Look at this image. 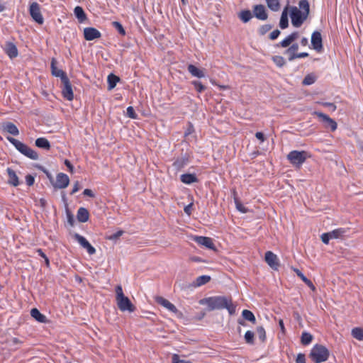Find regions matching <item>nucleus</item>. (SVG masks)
<instances>
[{
    "label": "nucleus",
    "mask_w": 363,
    "mask_h": 363,
    "mask_svg": "<svg viewBox=\"0 0 363 363\" xmlns=\"http://www.w3.org/2000/svg\"><path fill=\"white\" fill-rule=\"evenodd\" d=\"M242 316L245 320H248L253 324L256 323V318L254 313L247 309H245L242 312Z\"/></svg>",
    "instance_id": "nucleus-33"
},
{
    "label": "nucleus",
    "mask_w": 363,
    "mask_h": 363,
    "mask_svg": "<svg viewBox=\"0 0 363 363\" xmlns=\"http://www.w3.org/2000/svg\"><path fill=\"white\" fill-rule=\"evenodd\" d=\"M272 60L278 67H283L286 65V60L282 56L274 55Z\"/></svg>",
    "instance_id": "nucleus-39"
},
{
    "label": "nucleus",
    "mask_w": 363,
    "mask_h": 363,
    "mask_svg": "<svg viewBox=\"0 0 363 363\" xmlns=\"http://www.w3.org/2000/svg\"><path fill=\"white\" fill-rule=\"evenodd\" d=\"M112 26L113 27L117 30V31L118 32L119 34H121V35L124 36L125 35V30L123 28V26H122V24L118 22V21H113L112 22Z\"/></svg>",
    "instance_id": "nucleus-44"
},
{
    "label": "nucleus",
    "mask_w": 363,
    "mask_h": 363,
    "mask_svg": "<svg viewBox=\"0 0 363 363\" xmlns=\"http://www.w3.org/2000/svg\"><path fill=\"white\" fill-rule=\"evenodd\" d=\"M4 51L11 60L16 58L18 55V48L12 42H6Z\"/></svg>",
    "instance_id": "nucleus-18"
},
{
    "label": "nucleus",
    "mask_w": 363,
    "mask_h": 363,
    "mask_svg": "<svg viewBox=\"0 0 363 363\" xmlns=\"http://www.w3.org/2000/svg\"><path fill=\"white\" fill-rule=\"evenodd\" d=\"M189 72L193 76L197 78H203L205 77V74L203 69H201L192 64H189L187 67Z\"/></svg>",
    "instance_id": "nucleus-26"
},
{
    "label": "nucleus",
    "mask_w": 363,
    "mask_h": 363,
    "mask_svg": "<svg viewBox=\"0 0 363 363\" xmlns=\"http://www.w3.org/2000/svg\"><path fill=\"white\" fill-rule=\"evenodd\" d=\"M2 130L9 133L12 135L17 136L19 135V130L17 126L11 122H4L1 125Z\"/></svg>",
    "instance_id": "nucleus-20"
},
{
    "label": "nucleus",
    "mask_w": 363,
    "mask_h": 363,
    "mask_svg": "<svg viewBox=\"0 0 363 363\" xmlns=\"http://www.w3.org/2000/svg\"><path fill=\"white\" fill-rule=\"evenodd\" d=\"M315 80H316L315 77L314 75H313V74H307L304 77V79H303V80L302 82V84L303 85H311L313 83H315Z\"/></svg>",
    "instance_id": "nucleus-45"
},
{
    "label": "nucleus",
    "mask_w": 363,
    "mask_h": 363,
    "mask_svg": "<svg viewBox=\"0 0 363 363\" xmlns=\"http://www.w3.org/2000/svg\"><path fill=\"white\" fill-rule=\"evenodd\" d=\"M66 214H67V218L68 223L73 226L74 224V215L72 213V212L69 211L67 206H66Z\"/></svg>",
    "instance_id": "nucleus-49"
},
{
    "label": "nucleus",
    "mask_w": 363,
    "mask_h": 363,
    "mask_svg": "<svg viewBox=\"0 0 363 363\" xmlns=\"http://www.w3.org/2000/svg\"><path fill=\"white\" fill-rule=\"evenodd\" d=\"M313 115L318 116L320 121L324 125L325 128H330L332 131H335L337 129V123L327 114L320 111H314Z\"/></svg>",
    "instance_id": "nucleus-7"
},
{
    "label": "nucleus",
    "mask_w": 363,
    "mask_h": 363,
    "mask_svg": "<svg viewBox=\"0 0 363 363\" xmlns=\"http://www.w3.org/2000/svg\"><path fill=\"white\" fill-rule=\"evenodd\" d=\"M57 60L55 58H52L51 60L50 64V68H51V73L53 76L56 77H60L61 80H62L64 78L67 77V75L65 72H64L62 69H57Z\"/></svg>",
    "instance_id": "nucleus-19"
},
{
    "label": "nucleus",
    "mask_w": 363,
    "mask_h": 363,
    "mask_svg": "<svg viewBox=\"0 0 363 363\" xmlns=\"http://www.w3.org/2000/svg\"><path fill=\"white\" fill-rule=\"evenodd\" d=\"M317 103L323 106L330 108L332 111H335L337 109V106L334 103L322 101H318Z\"/></svg>",
    "instance_id": "nucleus-52"
},
{
    "label": "nucleus",
    "mask_w": 363,
    "mask_h": 363,
    "mask_svg": "<svg viewBox=\"0 0 363 363\" xmlns=\"http://www.w3.org/2000/svg\"><path fill=\"white\" fill-rule=\"evenodd\" d=\"M6 139L16 148L18 151H19L22 155L26 157L36 160H38L39 155L37 152L34 150L28 147L27 145L23 143L22 142L18 140L17 139L8 136Z\"/></svg>",
    "instance_id": "nucleus-4"
},
{
    "label": "nucleus",
    "mask_w": 363,
    "mask_h": 363,
    "mask_svg": "<svg viewBox=\"0 0 363 363\" xmlns=\"http://www.w3.org/2000/svg\"><path fill=\"white\" fill-rule=\"evenodd\" d=\"M180 180L185 184H192L198 182L199 179L195 174L186 173L180 176Z\"/></svg>",
    "instance_id": "nucleus-23"
},
{
    "label": "nucleus",
    "mask_w": 363,
    "mask_h": 363,
    "mask_svg": "<svg viewBox=\"0 0 363 363\" xmlns=\"http://www.w3.org/2000/svg\"><path fill=\"white\" fill-rule=\"evenodd\" d=\"M298 50V43H293L288 49H286L284 54H288L289 52H296V51Z\"/></svg>",
    "instance_id": "nucleus-59"
},
{
    "label": "nucleus",
    "mask_w": 363,
    "mask_h": 363,
    "mask_svg": "<svg viewBox=\"0 0 363 363\" xmlns=\"http://www.w3.org/2000/svg\"><path fill=\"white\" fill-rule=\"evenodd\" d=\"M30 315L32 318H33L35 320H37L39 323H46L48 322V320L47 319L46 316L41 313L40 311L36 308L31 309Z\"/></svg>",
    "instance_id": "nucleus-24"
},
{
    "label": "nucleus",
    "mask_w": 363,
    "mask_h": 363,
    "mask_svg": "<svg viewBox=\"0 0 363 363\" xmlns=\"http://www.w3.org/2000/svg\"><path fill=\"white\" fill-rule=\"evenodd\" d=\"M35 145L41 149L49 150L51 147L50 143L45 138H38L35 141Z\"/></svg>",
    "instance_id": "nucleus-27"
},
{
    "label": "nucleus",
    "mask_w": 363,
    "mask_h": 363,
    "mask_svg": "<svg viewBox=\"0 0 363 363\" xmlns=\"http://www.w3.org/2000/svg\"><path fill=\"white\" fill-rule=\"evenodd\" d=\"M253 15L261 21H265L268 18L267 9L262 4H257L253 6Z\"/></svg>",
    "instance_id": "nucleus-17"
},
{
    "label": "nucleus",
    "mask_w": 363,
    "mask_h": 363,
    "mask_svg": "<svg viewBox=\"0 0 363 363\" xmlns=\"http://www.w3.org/2000/svg\"><path fill=\"white\" fill-rule=\"evenodd\" d=\"M74 13L79 23L84 22L87 18L86 14L82 6H76L74 9Z\"/></svg>",
    "instance_id": "nucleus-28"
},
{
    "label": "nucleus",
    "mask_w": 363,
    "mask_h": 363,
    "mask_svg": "<svg viewBox=\"0 0 363 363\" xmlns=\"http://www.w3.org/2000/svg\"><path fill=\"white\" fill-rule=\"evenodd\" d=\"M288 26H289V19H288L287 13H286V9H285L283 11L281 18H280L279 27L281 29H285V28H288Z\"/></svg>",
    "instance_id": "nucleus-37"
},
{
    "label": "nucleus",
    "mask_w": 363,
    "mask_h": 363,
    "mask_svg": "<svg viewBox=\"0 0 363 363\" xmlns=\"http://www.w3.org/2000/svg\"><path fill=\"white\" fill-rule=\"evenodd\" d=\"M193 240H194L199 245L204 246L208 249L213 250H216L215 245L213 244L211 238L196 235L194 237Z\"/></svg>",
    "instance_id": "nucleus-16"
},
{
    "label": "nucleus",
    "mask_w": 363,
    "mask_h": 363,
    "mask_svg": "<svg viewBox=\"0 0 363 363\" xmlns=\"http://www.w3.org/2000/svg\"><path fill=\"white\" fill-rule=\"evenodd\" d=\"M77 218L80 223H85L89 218V213L86 208L80 207L77 213Z\"/></svg>",
    "instance_id": "nucleus-25"
},
{
    "label": "nucleus",
    "mask_w": 363,
    "mask_h": 363,
    "mask_svg": "<svg viewBox=\"0 0 363 363\" xmlns=\"http://www.w3.org/2000/svg\"><path fill=\"white\" fill-rule=\"evenodd\" d=\"M281 32L278 29L273 30L269 35V38L272 40H276L280 35Z\"/></svg>",
    "instance_id": "nucleus-58"
},
{
    "label": "nucleus",
    "mask_w": 363,
    "mask_h": 363,
    "mask_svg": "<svg viewBox=\"0 0 363 363\" xmlns=\"http://www.w3.org/2000/svg\"><path fill=\"white\" fill-rule=\"evenodd\" d=\"M255 137L257 139H258L261 142H264L265 140V136H264V133L262 132H257L255 133Z\"/></svg>",
    "instance_id": "nucleus-63"
},
{
    "label": "nucleus",
    "mask_w": 363,
    "mask_h": 363,
    "mask_svg": "<svg viewBox=\"0 0 363 363\" xmlns=\"http://www.w3.org/2000/svg\"><path fill=\"white\" fill-rule=\"evenodd\" d=\"M26 184L29 186H31L34 184V182H35V177L34 176L31 175V174H27L26 176Z\"/></svg>",
    "instance_id": "nucleus-57"
},
{
    "label": "nucleus",
    "mask_w": 363,
    "mask_h": 363,
    "mask_svg": "<svg viewBox=\"0 0 363 363\" xmlns=\"http://www.w3.org/2000/svg\"><path fill=\"white\" fill-rule=\"evenodd\" d=\"M330 356L329 350L324 345L315 344L309 353V358L314 363H321L327 361Z\"/></svg>",
    "instance_id": "nucleus-3"
},
{
    "label": "nucleus",
    "mask_w": 363,
    "mask_h": 363,
    "mask_svg": "<svg viewBox=\"0 0 363 363\" xmlns=\"http://www.w3.org/2000/svg\"><path fill=\"white\" fill-rule=\"evenodd\" d=\"M191 84L194 86L195 89L199 93H202L206 89V86H204L200 81L194 80L191 82Z\"/></svg>",
    "instance_id": "nucleus-41"
},
{
    "label": "nucleus",
    "mask_w": 363,
    "mask_h": 363,
    "mask_svg": "<svg viewBox=\"0 0 363 363\" xmlns=\"http://www.w3.org/2000/svg\"><path fill=\"white\" fill-rule=\"evenodd\" d=\"M293 42L287 36L283 40H281L279 44L277 45V47L287 48L289 47Z\"/></svg>",
    "instance_id": "nucleus-51"
},
{
    "label": "nucleus",
    "mask_w": 363,
    "mask_h": 363,
    "mask_svg": "<svg viewBox=\"0 0 363 363\" xmlns=\"http://www.w3.org/2000/svg\"><path fill=\"white\" fill-rule=\"evenodd\" d=\"M311 42L312 48L318 52L323 50V38L320 31L315 30L312 33Z\"/></svg>",
    "instance_id": "nucleus-12"
},
{
    "label": "nucleus",
    "mask_w": 363,
    "mask_h": 363,
    "mask_svg": "<svg viewBox=\"0 0 363 363\" xmlns=\"http://www.w3.org/2000/svg\"><path fill=\"white\" fill-rule=\"evenodd\" d=\"M156 301L158 304L164 306V308H166L167 309H168L169 311H171L172 313H177L178 311L177 307L173 303H172L167 299H166L162 296H157L156 298Z\"/></svg>",
    "instance_id": "nucleus-21"
},
{
    "label": "nucleus",
    "mask_w": 363,
    "mask_h": 363,
    "mask_svg": "<svg viewBox=\"0 0 363 363\" xmlns=\"http://www.w3.org/2000/svg\"><path fill=\"white\" fill-rule=\"evenodd\" d=\"M35 167L38 169L42 171L44 174H45V175L47 176V177L50 180V182L52 184L53 183V182H54L53 177H52V174L50 173V172L46 168H45L43 166H42L40 164H36Z\"/></svg>",
    "instance_id": "nucleus-46"
},
{
    "label": "nucleus",
    "mask_w": 363,
    "mask_h": 363,
    "mask_svg": "<svg viewBox=\"0 0 363 363\" xmlns=\"http://www.w3.org/2000/svg\"><path fill=\"white\" fill-rule=\"evenodd\" d=\"M117 306L120 311H128L133 313L135 311V306L132 303L128 297L124 296L118 299H116Z\"/></svg>",
    "instance_id": "nucleus-8"
},
{
    "label": "nucleus",
    "mask_w": 363,
    "mask_h": 363,
    "mask_svg": "<svg viewBox=\"0 0 363 363\" xmlns=\"http://www.w3.org/2000/svg\"><path fill=\"white\" fill-rule=\"evenodd\" d=\"M29 12L33 21H35L39 25L43 24L44 18L42 16L40 8L38 3L33 2L30 4Z\"/></svg>",
    "instance_id": "nucleus-10"
},
{
    "label": "nucleus",
    "mask_w": 363,
    "mask_h": 363,
    "mask_svg": "<svg viewBox=\"0 0 363 363\" xmlns=\"http://www.w3.org/2000/svg\"><path fill=\"white\" fill-rule=\"evenodd\" d=\"M311 155L308 152L302 150H292L287 155V159L295 167H300Z\"/></svg>",
    "instance_id": "nucleus-6"
},
{
    "label": "nucleus",
    "mask_w": 363,
    "mask_h": 363,
    "mask_svg": "<svg viewBox=\"0 0 363 363\" xmlns=\"http://www.w3.org/2000/svg\"><path fill=\"white\" fill-rule=\"evenodd\" d=\"M127 116L133 119H136L138 118V115L132 106H128L127 108Z\"/></svg>",
    "instance_id": "nucleus-53"
},
{
    "label": "nucleus",
    "mask_w": 363,
    "mask_h": 363,
    "mask_svg": "<svg viewBox=\"0 0 363 363\" xmlns=\"http://www.w3.org/2000/svg\"><path fill=\"white\" fill-rule=\"evenodd\" d=\"M347 231L348 228H340L335 229L329 233H330L332 239H338L344 237Z\"/></svg>",
    "instance_id": "nucleus-29"
},
{
    "label": "nucleus",
    "mask_w": 363,
    "mask_h": 363,
    "mask_svg": "<svg viewBox=\"0 0 363 363\" xmlns=\"http://www.w3.org/2000/svg\"><path fill=\"white\" fill-rule=\"evenodd\" d=\"M124 233V231L122 230H118L117 232L108 235L106 237V239L109 240H117Z\"/></svg>",
    "instance_id": "nucleus-48"
},
{
    "label": "nucleus",
    "mask_w": 363,
    "mask_h": 363,
    "mask_svg": "<svg viewBox=\"0 0 363 363\" xmlns=\"http://www.w3.org/2000/svg\"><path fill=\"white\" fill-rule=\"evenodd\" d=\"M273 26L271 24H264L259 28L258 33L260 35H265L268 31L272 28Z\"/></svg>",
    "instance_id": "nucleus-47"
},
{
    "label": "nucleus",
    "mask_w": 363,
    "mask_h": 363,
    "mask_svg": "<svg viewBox=\"0 0 363 363\" xmlns=\"http://www.w3.org/2000/svg\"><path fill=\"white\" fill-rule=\"evenodd\" d=\"M310 13V4L308 0H301L298 2V9L296 6H291L290 10V17L292 25L296 27H300L307 19Z\"/></svg>",
    "instance_id": "nucleus-2"
},
{
    "label": "nucleus",
    "mask_w": 363,
    "mask_h": 363,
    "mask_svg": "<svg viewBox=\"0 0 363 363\" xmlns=\"http://www.w3.org/2000/svg\"><path fill=\"white\" fill-rule=\"evenodd\" d=\"M245 341L247 344L253 345L255 344V333L251 330H247L244 335Z\"/></svg>",
    "instance_id": "nucleus-38"
},
{
    "label": "nucleus",
    "mask_w": 363,
    "mask_h": 363,
    "mask_svg": "<svg viewBox=\"0 0 363 363\" xmlns=\"http://www.w3.org/2000/svg\"><path fill=\"white\" fill-rule=\"evenodd\" d=\"M116 299H118L125 296L123 294V291L122 286L121 285L116 286Z\"/></svg>",
    "instance_id": "nucleus-56"
},
{
    "label": "nucleus",
    "mask_w": 363,
    "mask_h": 363,
    "mask_svg": "<svg viewBox=\"0 0 363 363\" xmlns=\"http://www.w3.org/2000/svg\"><path fill=\"white\" fill-rule=\"evenodd\" d=\"M101 33L94 27H87L84 28V38L87 41H91L100 38Z\"/></svg>",
    "instance_id": "nucleus-15"
},
{
    "label": "nucleus",
    "mask_w": 363,
    "mask_h": 363,
    "mask_svg": "<svg viewBox=\"0 0 363 363\" xmlns=\"http://www.w3.org/2000/svg\"><path fill=\"white\" fill-rule=\"evenodd\" d=\"M211 277L208 275H202L196 278V281L192 284L193 286H201L209 282Z\"/></svg>",
    "instance_id": "nucleus-34"
},
{
    "label": "nucleus",
    "mask_w": 363,
    "mask_h": 363,
    "mask_svg": "<svg viewBox=\"0 0 363 363\" xmlns=\"http://www.w3.org/2000/svg\"><path fill=\"white\" fill-rule=\"evenodd\" d=\"M69 184V177L65 173H58L56 177V182H53L52 186L55 189H65Z\"/></svg>",
    "instance_id": "nucleus-13"
},
{
    "label": "nucleus",
    "mask_w": 363,
    "mask_h": 363,
    "mask_svg": "<svg viewBox=\"0 0 363 363\" xmlns=\"http://www.w3.org/2000/svg\"><path fill=\"white\" fill-rule=\"evenodd\" d=\"M79 182H76L74 184V186L70 192V194H75L77 191H78L79 190Z\"/></svg>",
    "instance_id": "nucleus-64"
},
{
    "label": "nucleus",
    "mask_w": 363,
    "mask_h": 363,
    "mask_svg": "<svg viewBox=\"0 0 363 363\" xmlns=\"http://www.w3.org/2000/svg\"><path fill=\"white\" fill-rule=\"evenodd\" d=\"M199 303L202 306H207V311L227 309L230 315L235 313L236 306L233 303L230 296H215L201 298Z\"/></svg>",
    "instance_id": "nucleus-1"
},
{
    "label": "nucleus",
    "mask_w": 363,
    "mask_h": 363,
    "mask_svg": "<svg viewBox=\"0 0 363 363\" xmlns=\"http://www.w3.org/2000/svg\"><path fill=\"white\" fill-rule=\"evenodd\" d=\"M192 158L193 153L191 151L187 150L184 152V150H182L181 155L175 158L172 164V167L176 171H181L191 162Z\"/></svg>",
    "instance_id": "nucleus-5"
},
{
    "label": "nucleus",
    "mask_w": 363,
    "mask_h": 363,
    "mask_svg": "<svg viewBox=\"0 0 363 363\" xmlns=\"http://www.w3.org/2000/svg\"><path fill=\"white\" fill-rule=\"evenodd\" d=\"M6 172L9 177L8 184L13 186H18L20 182L16 172L10 167L6 169Z\"/></svg>",
    "instance_id": "nucleus-22"
},
{
    "label": "nucleus",
    "mask_w": 363,
    "mask_h": 363,
    "mask_svg": "<svg viewBox=\"0 0 363 363\" xmlns=\"http://www.w3.org/2000/svg\"><path fill=\"white\" fill-rule=\"evenodd\" d=\"M264 259L272 269L278 270L280 264L277 255H275L272 251H267L265 253Z\"/></svg>",
    "instance_id": "nucleus-14"
},
{
    "label": "nucleus",
    "mask_w": 363,
    "mask_h": 363,
    "mask_svg": "<svg viewBox=\"0 0 363 363\" xmlns=\"http://www.w3.org/2000/svg\"><path fill=\"white\" fill-rule=\"evenodd\" d=\"M257 333L259 337V339L262 342H264L267 339L266 332L263 326H258L257 328Z\"/></svg>",
    "instance_id": "nucleus-43"
},
{
    "label": "nucleus",
    "mask_w": 363,
    "mask_h": 363,
    "mask_svg": "<svg viewBox=\"0 0 363 363\" xmlns=\"http://www.w3.org/2000/svg\"><path fill=\"white\" fill-rule=\"evenodd\" d=\"M61 82L62 84V96L68 101H72L74 99V93L69 79L68 78V77H67L64 78L62 80H61Z\"/></svg>",
    "instance_id": "nucleus-9"
},
{
    "label": "nucleus",
    "mask_w": 363,
    "mask_h": 363,
    "mask_svg": "<svg viewBox=\"0 0 363 363\" xmlns=\"http://www.w3.org/2000/svg\"><path fill=\"white\" fill-rule=\"evenodd\" d=\"M238 17L244 23H246L251 20V18H252V14L250 10L245 9L242 10L238 13Z\"/></svg>",
    "instance_id": "nucleus-32"
},
{
    "label": "nucleus",
    "mask_w": 363,
    "mask_h": 363,
    "mask_svg": "<svg viewBox=\"0 0 363 363\" xmlns=\"http://www.w3.org/2000/svg\"><path fill=\"white\" fill-rule=\"evenodd\" d=\"M172 363H193L189 360L180 359L177 354H174L172 357Z\"/></svg>",
    "instance_id": "nucleus-50"
},
{
    "label": "nucleus",
    "mask_w": 363,
    "mask_h": 363,
    "mask_svg": "<svg viewBox=\"0 0 363 363\" xmlns=\"http://www.w3.org/2000/svg\"><path fill=\"white\" fill-rule=\"evenodd\" d=\"M352 336L358 340H363V329L354 328L352 330Z\"/></svg>",
    "instance_id": "nucleus-40"
},
{
    "label": "nucleus",
    "mask_w": 363,
    "mask_h": 363,
    "mask_svg": "<svg viewBox=\"0 0 363 363\" xmlns=\"http://www.w3.org/2000/svg\"><path fill=\"white\" fill-rule=\"evenodd\" d=\"M298 36L299 34L298 31H294L288 35V37L291 40L292 42L296 40L298 38Z\"/></svg>",
    "instance_id": "nucleus-62"
},
{
    "label": "nucleus",
    "mask_w": 363,
    "mask_h": 363,
    "mask_svg": "<svg viewBox=\"0 0 363 363\" xmlns=\"http://www.w3.org/2000/svg\"><path fill=\"white\" fill-rule=\"evenodd\" d=\"M194 132V127L191 122L188 123V126L184 132V136H188Z\"/></svg>",
    "instance_id": "nucleus-55"
},
{
    "label": "nucleus",
    "mask_w": 363,
    "mask_h": 363,
    "mask_svg": "<svg viewBox=\"0 0 363 363\" xmlns=\"http://www.w3.org/2000/svg\"><path fill=\"white\" fill-rule=\"evenodd\" d=\"M73 238L77 240L83 248L86 249L89 255H91L96 253V249L82 235L75 233L73 235Z\"/></svg>",
    "instance_id": "nucleus-11"
},
{
    "label": "nucleus",
    "mask_w": 363,
    "mask_h": 363,
    "mask_svg": "<svg viewBox=\"0 0 363 363\" xmlns=\"http://www.w3.org/2000/svg\"><path fill=\"white\" fill-rule=\"evenodd\" d=\"M108 89L111 90L116 87V84L120 81V77L111 73L108 76Z\"/></svg>",
    "instance_id": "nucleus-30"
},
{
    "label": "nucleus",
    "mask_w": 363,
    "mask_h": 363,
    "mask_svg": "<svg viewBox=\"0 0 363 363\" xmlns=\"http://www.w3.org/2000/svg\"><path fill=\"white\" fill-rule=\"evenodd\" d=\"M330 239L332 238L329 232L323 233L321 235V240L324 244H328Z\"/></svg>",
    "instance_id": "nucleus-54"
},
{
    "label": "nucleus",
    "mask_w": 363,
    "mask_h": 363,
    "mask_svg": "<svg viewBox=\"0 0 363 363\" xmlns=\"http://www.w3.org/2000/svg\"><path fill=\"white\" fill-rule=\"evenodd\" d=\"M296 274L312 290H315V286L313 284V282L308 279L299 269H295Z\"/></svg>",
    "instance_id": "nucleus-31"
},
{
    "label": "nucleus",
    "mask_w": 363,
    "mask_h": 363,
    "mask_svg": "<svg viewBox=\"0 0 363 363\" xmlns=\"http://www.w3.org/2000/svg\"><path fill=\"white\" fill-rule=\"evenodd\" d=\"M296 363H306V356L303 353L298 354L296 359Z\"/></svg>",
    "instance_id": "nucleus-60"
},
{
    "label": "nucleus",
    "mask_w": 363,
    "mask_h": 363,
    "mask_svg": "<svg viewBox=\"0 0 363 363\" xmlns=\"http://www.w3.org/2000/svg\"><path fill=\"white\" fill-rule=\"evenodd\" d=\"M234 201L238 211L243 213L248 212V209L245 206H244V205L240 202L238 198L234 197Z\"/></svg>",
    "instance_id": "nucleus-42"
},
{
    "label": "nucleus",
    "mask_w": 363,
    "mask_h": 363,
    "mask_svg": "<svg viewBox=\"0 0 363 363\" xmlns=\"http://www.w3.org/2000/svg\"><path fill=\"white\" fill-rule=\"evenodd\" d=\"M313 339V335L308 332H303L301 337V342L303 345H309Z\"/></svg>",
    "instance_id": "nucleus-36"
},
{
    "label": "nucleus",
    "mask_w": 363,
    "mask_h": 363,
    "mask_svg": "<svg viewBox=\"0 0 363 363\" xmlns=\"http://www.w3.org/2000/svg\"><path fill=\"white\" fill-rule=\"evenodd\" d=\"M83 194L84 196H89L91 198H93L95 196L94 192L92 190L89 189H85L83 191Z\"/></svg>",
    "instance_id": "nucleus-61"
},
{
    "label": "nucleus",
    "mask_w": 363,
    "mask_h": 363,
    "mask_svg": "<svg viewBox=\"0 0 363 363\" xmlns=\"http://www.w3.org/2000/svg\"><path fill=\"white\" fill-rule=\"evenodd\" d=\"M268 8L272 11H278L280 8L279 0H265Z\"/></svg>",
    "instance_id": "nucleus-35"
}]
</instances>
